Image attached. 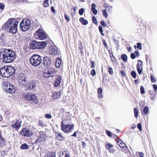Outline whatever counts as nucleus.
Returning <instances> with one entry per match:
<instances>
[{
	"instance_id": "9b49d317",
	"label": "nucleus",
	"mask_w": 157,
	"mask_h": 157,
	"mask_svg": "<svg viewBox=\"0 0 157 157\" xmlns=\"http://www.w3.org/2000/svg\"><path fill=\"white\" fill-rule=\"evenodd\" d=\"M49 53L50 55L59 56L60 53V51L56 46H52L49 48Z\"/></svg>"
},
{
	"instance_id": "49530a36",
	"label": "nucleus",
	"mask_w": 157,
	"mask_h": 157,
	"mask_svg": "<svg viewBox=\"0 0 157 157\" xmlns=\"http://www.w3.org/2000/svg\"><path fill=\"white\" fill-rule=\"evenodd\" d=\"M90 74L92 76H94L96 75V72L95 70L94 69H93L91 70Z\"/></svg>"
},
{
	"instance_id": "a18cd8bd",
	"label": "nucleus",
	"mask_w": 157,
	"mask_h": 157,
	"mask_svg": "<svg viewBox=\"0 0 157 157\" xmlns=\"http://www.w3.org/2000/svg\"><path fill=\"white\" fill-rule=\"evenodd\" d=\"M108 71L110 75H112L113 73V71L112 68L110 67H109L108 68Z\"/></svg>"
},
{
	"instance_id": "393cba45",
	"label": "nucleus",
	"mask_w": 157,
	"mask_h": 157,
	"mask_svg": "<svg viewBox=\"0 0 157 157\" xmlns=\"http://www.w3.org/2000/svg\"><path fill=\"white\" fill-rule=\"evenodd\" d=\"M82 42L80 41H79L78 43V45L79 46L78 48L82 55L83 54L84 49V48L82 46Z\"/></svg>"
},
{
	"instance_id": "13d9d810",
	"label": "nucleus",
	"mask_w": 157,
	"mask_h": 157,
	"mask_svg": "<svg viewBox=\"0 0 157 157\" xmlns=\"http://www.w3.org/2000/svg\"><path fill=\"white\" fill-rule=\"evenodd\" d=\"M91 64V68H94L95 67V63L94 61H91L90 62Z\"/></svg>"
},
{
	"instance_id": "e433bc0d",
	"label": "nucleus",
	"mask_w": 157,
	"mask_h": 157,
	"mask_svg": "<svg viewBox=\"0 0 157 157\" xmlns=\"http://www.w3.org/2000/svg\"><path fill=\"white\" fill-rule=\"evenodd\" d=\"M119 145L121 147H125L127 149V150L128 149V147L127 146H125V144L123 141L121 142V143L119 144Z\"/></svg>"
},
{
	"instance_id": "052dcab7",
	"label": "nucleus",
	"mask_w": 157,
	"mask_h": 157,
	"mask_svg": "<svg viewBox=\"0 0 157 157\" xmlns=\"http://www.w3.org/2000/svg\"><path fill=\"white\" fill-rule=\"evenodd\" d=\"M40 127L45 128L46 127V125L45 124H43L42 121H40Z\"/></svg>"
},
{
	"instance_id": "4be33fe9",
	"label": "nucleus",
	"mask_w": 157,
	"mask_h": 157,
	"mask_svg": "<svg viewBox=\"0 0 157 157\" xmlns=\"http://www.w3.org/2000/svg\"><path fill=\"white\" fill-rule=\"evenodd\" d=\"M59 157H70L69 152L67 151H64L60 154Z\"/></svg>"
},
{
	"instance_id": "603ef678",
	"label": "nucleus",
	"mask_w": 157,
	"mask_h": 157,
	"mask_svg": "<svg viewBox=\"0 0 157 157\" xmlns=\"http://www.w3.org/2000/svg\"><path fill=\"white\" fill-rule=\"evenodd\" d=\"M4 3H0V9L1 10H3L4 8Z\"/></svg>"
},
{
	"instance_id": "6e6d98bb",
	"label": "nucleus",
	"mask_w": 157,
	"mask_h": 157,
	"mask_svg": "<svg viewBox=\"0 0 157 157\" xmlns=\"http://www.w3.org/2000/svg\"><path fill=\"white\" fill-rule=\"evenodd\" d=\"M65 18L67 20V21H69L70 20L69 16L66 14H64Z\"/></svg>"
},
{
	"instance_id": "aec40b11",
	"label": "nucleus",
	"mask_w": 157,
	"mask_h": 157,
	"mask_svg": "<svg viewBox=\"0 0 157 157\" xmlns=\"http://www.w3.org/2000/svg\"><path fill=\"white\" fill-rule=\"evenodd\" d=\"M56 137L58 140L62 141L64 139L65 137L62 135L61 133L56 132Z\"/></svg>"
},
{
	"instance_id": "338daca9",
	"label": "nucleus",
	"mask_w": 157,
	"mask_h": 157,
	"mask_svg": "<svg viewBox=\"0 0 157 157\" xmlns=\"http://www.w3.org/2000/svg\"><path fill=\"white\" fill-rule=\"evenodd\" d=\"M99 31L101 33H102L103 32L102 28L101 26L100 25L98 27Z\"/></svg>"
},
{
	"instance_id": "473e14b6",
	"label": "nucleus",
	"mask_w": 157,
	"mask_h": 157,
	"mask_svg": "<svg viewBox=\"0 0 157 157\" xmlns=\"http://www.w3.org/2000/svg\"><path fill=\"white\" fill-rule=\"evenodd\" d=\"M34 37L36 39L39 38V29L37 30L35 33L34 34Z\"/></svg>"
},
{
	"instance_id": "58836bf2",
	"label": "nucleus",
	"mask_w": 157,
	"mask_h": 157,
	"mask_svg": "<svg viewBox=\"0 0 157 157\" xmlns=\"http://www.w3.org/2000/svg\"><path fill=\"white\" fill-rule=\"evenodd\" d=\"M138 62H140V65H139V63H138L136 65V67L137 69H140L142 68L141 65L142 64V62L140 60H138Z\"/></svg>"
},
{
	"instance_id": "37998d69",
	"label": "nucleus",
	"mask_w": 157,
	"mask_h": 157,
	"mask_svg": "<svg viewBox=\"0 0 157 157\" xmlns=\"http://www.w3.org/2000/svg\"><path fill=\"white\" fill-rule=\"evenodd\" d=\"M131 74L133 78H136V73L135 71H132L131 73Z\"/></svg>"
},
{
	"instance_id": "f3484780",
	"label": "nucleus",
	"mask_w": 157,
	"mask_h": 157,
	"mask_svg": "<svg viewBox=\"0 0 157 157\" xmlns=\"http://www.w3.org/2000/svg\"><path fill=\"white\" fill-rule=\"evenodd\" d=\"M61 77L60 76L58 75L57 76L56 79L54 86L55 87L59 86L61 82Z\"/></svg>"
},
{
	"instance_id": "bb28decb",
	"label": "nucleus",
	"mask_w": 157,
	"mask_h": 157,
	"mask_svg": "<svg viewBox=\"0 0 157 157\" xmlns=\"http://www.w3.org/2000/svg\"><path fill=\"white\" fill-rule=\"evenodd\" d=\"M62 61L61 59L59 58H57L56 60V66L57 67H60Z\"/></svg>"
},
{
	"instance_id": "dca6fc26",
	"label": "nucleus",
	"mask_w": 157,
	"mask_h": 157,
	"mask_svg": "<svg viewBox=\"0 0 157 157\" xmlns=\"http://www.w3.org/2000/svg\"><path fill=\"white\" fill-rule=\"evenodd\" d=\"M47 38V35L44 30L40 29V40H45Z\"/></svg>"
},
{
	"instance_id": "1a4fd4ad",
	"label": "nucleus",
	"mask_w": 157,
	"mask_h": 157,
	"mask_svg": "<svg viewBox=\"0 0 157 157\" xmlns=\"http://www.w3.org/2000/svg\"><path fill=\"white\" fill-rule=\"evenodd\" d=\"M39 55H34L30 59V63L33 65L36 66L39 65Z\"/></svg>"
},
{
	"instance_id": "0e129e2a",
	"label": "nucleus",
	"mask_w": 157,
	"mask_h": 157,
	"mask_svg": "<svg viewBox=\"0 0 157 157\" xmlns=\"http://www.w3.org/2000/svg\"><path fill=\"white\" fill-rule=\"evenodd\" d=\"M153 87L155 92H156L157 90V85L156 84H154L153 85Z\"/></svg>"
},
{
	"instance_id": "9d476101",
	"label": "nucleus",
	"mask_w": 157,
	"mask_h": 157,
	"mask_svg": "<svg viewBox=\"0 0 157 157\" xmlns=\"http://www.w3.org/2000/svg\"><path fill=\"white\" fill-rule=\"evenodd\" d=\"M55 70L53 68H48L43 73V76L45 77H52L55 74Z\"/></svg>"
},
{
	"instance_id": "a211bd4d",
	"label": "nucleus",
	"mask_w": 157,
	"mask_h": 157,
	"mask_svg": "<svg viewBox=\"0 0 157 157\" xmlns=\"http://www.w3.org/2000/svg\"><path fill=\"white\" fill-rule=\"evenodd\" d=\"M46 137L45 132L42 131H40V141L43 142L45 141Z\"/></svg>"
},
{
	"instance_id": "a19ab883",
	"label": "nucleus",
	"mask_w": 157,
	"mask_h": 157,
	"mask_svg": "<svg viewBox=\"0 0 157 157\" xmlns=\"http://www.w3.org/2000/svg\"><path fill=\"white\" fill-rule=\"evenodd\" d=\"M49 0H45L44 2V6L45 7H47L49 6L48 3Z\"/></svg>"
},
{
	"instance_id": "bf43d9fd",
	"label": "nucleus",
	"mask_w": 157,
	"mask_h": 157,
	"mask_svg": "<svg viewBox=\"0 0 157 157\" xmlns=\"http://www.w3.org/2000/svg\"><path fill=\"white\" fill-rule=\"evenodd\" d=\"M106 134L108 135V136L110 137H111L112 136V134L111 132L109 131L108 130H106Z\"/></svg>"
},
{
	"instance_id": "c9c22d12",
	"label": "nucleus",
	"mask_w": 157,
	"mask_h": 157,
	"mask_svg": "<svg viewBox=\"0 0 157 157\" xmlns=\"http://www.w3.org/2000/svg\"><path fill=\"white\" fill-rule=\"evenodd\" d=\"M134 110L135 117L136 118H137L138 117V115L139 113V111L137 110V109L136 108H134Z\"/></svg>"
},
{
	"instance_id": "5701e85b",
	"label": "nucleus",
	"mask_w": 157,
	"mask_h": 157,
	"mask_svg": "<svg viewBox=\"0 0 157 157\" xmlns=\"http://www.w3.org/2000/svg\"><path fill=\"white\" fill-rule=\"evenodd\" d=\"M26 75L23 73H20L18 75L17 79L18 82L25 79H26Z\"/></svg>"
},
{
	"instance_id": "69168bd1",
	"label": "nucleus",
	"mask_w": 157,
	"mask_h": 157,
	"mask_svg": "<svg viewBox=\"0 0 157 157\" xmlns=\"http://www.w3.org/2000/svg\"><path fill=\"white\" fill-rule=\"evenodd\" d=\"M104 7L106 9H107L108 8H109V7L110 6L107 3H105L104 5Z\"/></svg>"
},
{
	"instance_id": "c03bdc74",
	"label": "nucleus",
	"mask_w": 157,
	"mask_h": 157,
	"mask_svg": "<svg viewBox=\"0 0 157 157\" xmlns=\"http://www.w3.org/2000/svg\"><path fill=\"white\" fill-rule=\"evenodd\" d=\"M140 93L141 94H145L144 89V87L143 86H141L140 87Z\"/></svg>"
},
{
	"instance_id": "774afa93",
	"label": "nucleus",
	"mask_w": 157,
	"mask_h": 157,
	"mask_svg": "<svg viewBox=\"0 0 157 157\" xmlns=\"http://www.w3.org/2000/svg\"><path fill=\"white\" fill-rule=\"evenodd\" d=\"M51 10L52 12H53L54 13H56L55 10L54 9V8L53 6L51 7Z\"/></svg>"
},
{
	"instance_id": "4468645a",
	"label": "nucleus",
	"mask_w": 157,
	"mask_h": 157,
	"mask_svg": "<svg viewBox=\"0 0 157 157\" xmlns=\"http://www.w3.org/2000/svg\"><path fill=\"white\" fill-rule=\"evenodd\" d=\"M39 42H38L34 40L32 41L29 44V46L31 48L35 49L37 48H39Z\"/></svg>"
},
{
	"instance_id": "09e8293b",
	"label": "nucleus",
	"mask_w": 157,
	"mask_h": 157,
	"mask_svg": "<svg viewBox=\"0 0 157 157\" xmlns=\"http://www.w3.org/2000/svg\"><path fill=\"white\" fill-rule=\"evenodd\" d=\"M102 12L103 16H105V17H106L108 16V15L107 13V11L105 10H102Z\"/></svg>"
},
{
	"instance_id": "72a5a7b5",
	"label": "nucleus",
	"mask_w": 157,
	"mask_h": 157,
	"mask_svg": "<svg viewBox=\"0 0 157 157\" xmlns=\"http://www.w3.org/2000/svg\"><path fill=\"white\" fill-rule=\"evenodd\" d=\"M29 147L26 144H22L20 147V149L23 150L28 149L29 148Z\"/></svg>"
},
{
	"instance_id": "c85d7f7f",
	"label": "nucleus",
	"mask_w": 157,
	"mask_h": 157,
	"mask_svg": "<svg viewBox=\"0 0 157 157\" xmlns=\"http://www.w3.org/2000/svg\"><path fill=\"white\" fill-rule=\"evenodd\" d=\"M113 145L110 143L107 144L105 146L106 148L111 153L113 152V150L111 148L113 147Z\"/></svg>"
},
{
	"instance_id": "4d7b16f0",
	"label": "nucleus",
	"mask_w": 157,
	"mask_h": 157,
	"mask_svg": "<svg viewBox=\"0 0 157 157\" xmlns=\"http://www.w3.org/2000/svg\"><path fill=\"white\" fill-rule=\"evenodd\" d=\"M45 117L46 118L48 119H51L52 117L51 115L48 114L45 115Z\"/></svg>"
},
{
	"instance_id": "3c124183",
	"label": "nucleus",
	"mask_w": 157,
	"mask_h": 157,
	"mask_svg": "<svg viewBox=\"0 0 157 157\" xmlns=\"http://www.w3.org/2000/svg\"><path fill=\"white\" fill-rule=\"evenodd\" d=\"M6 152L5 150H3L0 152V154L2 157H4L6 155Z\"/></svg>"
},
{
	"instance_id": "6e6552de",
	"label": "nucleus",
	"mask_w": 157,
	"mask_h": 157,
	"mask_svg": "<svg viewBox=\"0 0 157 157\" xmlns=\"http://www.w3.org/2000/svg\"><path fill=\"white\" fill-rule=\"evenodd\" d=\"M20 134L24 137H30L32 136V131L28 128H24L20 132Z\"/></svg>"
},
{
	"instance_id": "7c9ffc66",
	"label": "nucleus",
	"mask_w": 157,
	"mask_h": 157,
	"mask_svg": "<svg viewBox=\"0 0 157 157\" xmlns=\"http://www.w3.org/2000/svg\"><path fill=\"white\" fill-rule=\"evenodd\" d=\"M102 89L101 87L99 88L98 90V93L99 94L98 97L99 98H101L103 97L102 93Z\"/></svg>"
},
{
	"instance_id": "2f4dec72",
	"label": "nucleus",
	"mask_w": 157,
	"mask_h": 157,
	"mask_svg": "<svg viewBox=\"0 0 157 157\" xmlns=\"http://www.w3.org/2000/svg\"><path fill=\"white\" fill-rule=\"evenodd\" d=\"M149 93L151 95L150 98L152 99H154L155 98L156 94L154 93L152 91L150 90L149 91Z\"/></svg>"
},
{
	"instance_id": "a878e982",
	"label": "nucleus",
	"mask_w": 157,
	"mask_h": 157,
	"mask_svg": "<svg viewBox=\"0 0 157 157\" xmlns=\"http://www.w3.org/2000/svg\"><path fill=\"white\" fill-rule=\"evenodd\" d=\"M48 42L47 41H40V49L44 48L47 46Z\"/></svg>"
},
{
	"instance_id": "20e7f679",
	"label": "nucleus",
	"mask_w": 157,
	"mask_h": 157,
	"mask_svg": "<svg viewBox=\"0 0 157 157\" xmlns=\"http://www.w3.org/2000/svg\"><path fill=\"white\" fill-rule=\"evenodd\" d=\"M31 27V21L29 18L23 19L20 23V28L23 32L28 30Z\"/></svg>"
},
{
	"instance_id": "680f3d73",
	"label": "nucleus",
	"mask_w": 157,
	"mask_h": 157,
	"mask_svg": "<svg viewBox=\"0 0 157 157\" xmlns=\"http://www.w3.org/2000/svg\"><path fill=\"white\" fill-rule=\"evenodd\" d=\"M136 55L134 53H132L131 54V57L132 59H134L136 58Z\"/></svg>"
},
{
	"instance_id": "39448f33",
	"label": "nucleus",
	"mask_w": 157,
	"mask_h": 157,
	"mask_svg": "<svg viewBox=\"0 0 157 157\" xmlns=\"http://www.w3.org/2000/svg\"><path fill=\"white\" fill-rule=\"evenodd\" d=\"M23 96L25 99L30 101L31 103L36 104L38 102L37 97L33 93L31 92L24 93Z\"/></svg>"
},
{
	"instance_id": "de8ad7c7",
	"label": "nucleus",
	"mask_w": 157,
	"mask_h": 157,
	"mask_svg": "<svg viewBox=\"0 0 157 157\" xmlns=\"http://www.w3.org/2000/svg\"><path fill=\"white\" fill-rule=\"evenodd\" d=\"M151 80L152 82H155L156 81V79L152 75H151L150 77Z\"/></svg>"
},
{
	"instance_id": "ddd939ff",
	"label": "nucleus",
	"mask_w": 157,
	"mask_h": 157,
	"mask_svg": "<svg viewBox=\"0 0 157 157\" xmlns=\"http://www.w3.org/2000/svg\"><path fill=\"white\" fill-rule=\"evenodd\" d=\"M36 86L35 82L32 81L26 82V85L25 88L26 90H30L34 88Z\"/></svg>"
},
{
	"instance_id": "423d86ee",
	"label": "nucleus",
	"mask_w": 157,
	"mask_h": 157,
	"mask_svg": "<svg viewBox=\"0 0 157 157\" xmlns=\"http://www.w3.org/2000/svg\"><path fill=\"white\" fill-rule=\"evenodd\" d=\"M3 85V88L6 92L10 94H13L16 92L15 87L13 85L8 82H4Z\"/></svg>"
},
{
	"instance_id": "4c0bfd02",
	"label": "nucleus",
	"mask_w": 157,
	"mask_h": 157,
	"mask_svg": "<svg viewBox=\"0 0 157 157\" xmlns=\"http://www.w3.org/2000/svg\"><path fill=\"white\" fill-rule=\"evenodd\" d=\"M121 58L124 62H126L127 60V57L125 54H123L121 55Z\"/></svg>"
},
{
	"instance_id": "2eb2a0df",
	"label": "nucleus",
	"mask_w": 157,
	"mask_h": 157,
	"mask_svg": "<svg viewBox=\"0 0 157 157\" xmlns=\"http://www.w3.org/2000/svg\"><path fill=\"white\" fill-rule=\"evenodd\" d=\"M43 62L44 65L45 66V67L49 66L51 64L50 60L47 56L44 57Z\"/></svg>"
},
{
	"instance_id": "c756f323",
	"label": "nucleus",
	"mask_w": 157,
	"mask_h": 157,
	"mask_svg": "<svg viewBox=\"0 0 157 157\" xmlns=\"http://www.w3.org/2000/svg\"><path fill=\"white\" fill-rule=\"evenodd\" d=\"M80 21L84 25H86L88 23V21L87 20L85 19L83 17H81L79 19Z\"/></svg>"
},
{
	"instance_id": "cd10ccee",
	"label": "nucleus",
	"mask_w": 157,
	"mask_h": 157,
	"mask_svg": "<svg viewBox=\"0 0 157 157\" xmlns=\"http://www.w3.org/2000/svg\"><path fill=\"white\" fill-rule=\"evenodd\" d=\"M96 6V5L95 4L92 3V4L91 9L94 15L97 14L98 12L97 10L95 9Z\"/></svg>"
},
{
	"instance_id": "412c9836",
	"label": "nucleus",
	"mask_w": 157,
	"mask_h": 157,
	"mask_svg": "<svg viewBox=\"0 0 157 157\" xmlns=\"http://www.w3.org/2000/svg\"><path fill=\"white\" fill-rule=\"evenodd\" d=\"M62 93V92L61 90L58 92H54L52 94V97L54 99H58L61 96Z\"/></svg>"
},
{
	"instance_id": "5fc2aeb1",
	"label": "nucleus",
	"mask_w": 157,
	"mask_h": 157,
	"mask_svg": "<svg viewBox=\"0 0 157 157\" xmlns=\"http://www.w3.org/2000/svg\"><path fill=\"white\" fill-rule=\"evenodd\" d=\"M100 24L103 27H105L106 26V25L105 23V22L103 21H101Z\"/></svg>"
},
{
	"instance_id": "b1692460",
	"label": "nucleus",
	"mask_w": 157,
	"mask_h": 157,
	"mask_svg": "<svg viewBox=\"0 0 157 157\" xmlns=\"http://www.w3.org/2000/svg\"><path fill=\"white\" fill-rule=\"evenodd\" d=\"M26 79H25L21 81H19L18 82V83L19 86L25 88L26 85V82H26Z\"/></svg>"
},
{
	"instance_id": "8fccbe9b",
	"label": "nucleus",
	"mask_w": 157,
	"mask_h": 157,
	"mask_svg": "<svg viewBox=\"0 0 157 157\" xmlns=\"http://www.w3.org/2000/svg\"><path fill=\"white\" fill-rule=\"evenodd\" d=\"M137 127L140 131H142V125L140 123H139L137 124Z\"/></svg>"
},
{
	"instance_id": "864d4df0",
	"label": "nucleus",
	"mask_w": 157,
	"mask_h": 157,
	"mask_svg": "<svg viewBox=\"0 0 157 157\" xmlns=\"http://www.w3.org/2000/svg\"><path fill=\"white\" fill-rule=\"evenodd\" d=\"M92 20H93V21L94 24H97V19H96V18L94 16H93V17Z\"/></svg>"
},
{
	"instance_id": "79ce46f5",
	"label": "nucleus",
	"mask_w": 157,
	"mask_h": 157,
	"mask_svg": "<svg viewBox=\"0 0 157 157\" xmlns=\"http://www.w3.org/2000/svg\"><path fill=\"white\" fill-rule=\"evenodd\" d=\"M48 157H56V153L51 152L48 155Z\"/></svg>"
},
{
	"instance_id": "f257e3e1",
	"label": "nucleus",
	"mask_w": 157,
	"mask_h": 157,
	"mask_svg": "<svg viewBox=\"0 0 157 157\" xmlns=\"http://www.w3.org/2000/svg\"><path fill=\"white\" fill-rule=\"evenodd\" d=\"M0 55V60L5 63H11L16 58L15 52L9 49H2Z\"/></svg>"
},
{
	"instance_id": "f03ea898",
	"label": "nucleus",
	"mask_w": 157,
	"mask_h": 157,
	"mask_svg": "<svg viewBox=\"0 0 157 157\" xmlns=\"http://www.w3.org/2000/svg\"><path fill=\"white\" fill-rule=\"evenodd\" d=\"M18 21H15L14 18H11L4 25V28L6 31L12 33H16L17 32Z\"/></svg>"
},
{
	"instance_id": "ea45409f",
	"label": "nucleus",
	"mask_w": 157,
	"mask_h": 157,
	"mask_svg": "<svg viewBox=\"0 0 157 157\" xmlns=\"http://www.w3.org/2000/svg\"><path fill=\"white\" fill-rule=\"evenodd\" d=\"M85 10L84 9L82 8L79 9L78 13L80 15H82L83 14V13L85 12Z\"/></svg>"
},
{
	"instance_id": "e2e57ef3",
	"label": "nucleus",
	"mask_w": 157,
	"mask_h": 157,
	"mask_svg": "<svg viewBox=\"0 0 157 157\" xmlns=\"http://www.w3.org/2000/svg\"><path fill=\"white\" fill-rule=\"evenodd\" d=\"M137 47L138 48L141 49H142L141 44L140 43H138L137 44Z\"/></svg>"
},
{
	"instance_id": "f704fd0d",
	"label": "nucleus",
	"mask_w": 157,
	"mask_h": 157,
	"mask_svg": "<svg viewBox=\"0 0 157 157\" xmlns=\"http://www.w3.org/2000/svg\"><path fill=\"white\" fill-rule=\"evenodd\" d=\"M148 110H149V108L147 106H145L144 109H143V114H147L148 113Z\"/></svg>"
},
{
	"instance_id": "0eeeda50",
	"label": "nucleus",
	"mask_w": 157,
	"mask_h": 157,
	"mask_svg": "<svg viewBox=\"0 0 157 157\" xmlns=\"http://www.w3.org/2000/svg\"><path fill=\"white\" fill-rule=\"evenodd\" d=\"M61 130L64 132L66 133L71 132L74 128V125L70 124H63L62 121L61 124Z\"/></svg>"
},
{
	"instance_id": "6ab92c4d",
	"label": "nucleus",
	"mask_w": 157,
	"mask_h": 157,
	"mask_svg": "<svg viewBox=\"0 0 157 157\" xmlns=\"http://www.w3.org/2000/svg\"><path fill=\"white\" fill-rule=\"evenodd\" d=\"M6 140L2 136L1 132H0V147H2L6 145Z\"/></svg>"
},
{
	"instance_id": "f8f14e48",
	"label": "nucleus",
	"mask_w": 157,
	"mask_h": 157,
	"mask_svg": "<svg viewBox=\"0 0 157 157\" xmlns=\"http://www.w3.org/2000/svg\"><path fill=\"white\" fill-rule=\"evenodd\" d=\"M13 123L10 125V127L15 129L17 131L21 127L22 121L20 120L17 119L16 121H12Z\"/></svg>"
},
{
	"instance_id": "7ed1b4c3",
	"label": "nucleus",
	"mask_w": 157,
	"mask_h": 157,
	"mask_svg": "<svg viewBox=\"0 0 157 157\" xmlns=\"http://www.w3.org/2000/svg\"><path fill=\"white\" fill-rule=\"evenodd\" d=\"M15 72V69L11 66H5L0 69L1 75L3 77L8 78L12 76Z\"/></svg>"
}]
</instances>
